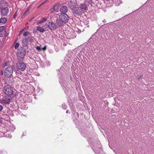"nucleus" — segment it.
<instances>
[{
  "instance_id": "f257e3e1",
  "label": "nucleus",
  "mask_w": 154,
  "mask_h": 154,
  "mask_svg": "<svg viewBox=\"0 0 154 154\" xmlns=\"http://www.w3.org/2000/svg\"><path fill=\"white\" fill-rule=\"evenodd\" d=\"M17 57L20 60H23L26 55L25 50L23 48H21L17 50Z\"/></svg>"
},
{
  "instance_id": "f03ea898",
  "label": "nucleus",
  "mask_w": 154,
  "mask_h": 154,
  "mask_svg": "<svg viewBox=\"0 0 154 154\" xmlns=\"http://www.w3.org/2000/svg\"><path fill=\"white\" fill-rule=\"evenodd\" d=\"M13 72V69L12 67L9 66L7 67L4 71L5 76L8 78L11 77Z\"/></svg>"
},
{
  "instance_id": "7ed1b4c3",
  "label": "nucleus",
  "mask_w": 154,
  "mask_h": 154,
  "mask_svg": "<svg viewBox=\"0 0 154 154\" xmlns=\"http://www.w3.org/2000/svg\"><path fill=\"white\" fill-rule=\"evenodd\" d=\"M13 88L10 85H5L3 88L4 93L7 95L12 94L13 92Z\"/></svg>"
},
{
  "instance_id": "20e7f679",
  "label": "nucleus",
  "mask_w": 154,
  "mask_h": 154,
  "mask_svg": "<svg viewBox=\"0 0 154 154\" xmlns=\"http://www.w3.org/2000/svg\"><path fill=\"white\" fill-rule=\"evenodd\" d=\"M16 65L17 68L21 71H23L26 68V66L25 63L21 61H18Z\"/></svg>"
},
{
  "instance_id": "39448f33",
  "label": "nucleus",
  "mask_w": 154,
  "mask_h": 154,
  "mask_svg": "<svg viewBox=\"0 0 154 154\" xmlns=\"http://www.w3.org/2000/svg\"><path fill=\"white\" fill-rule=\"evenodd\" d=\"M72 12L75 16L81 15L82 14V10L79 7L73 8Z\"/></svg>"
},
{
  "instance_id": "423d86ee",
  "label": "nucleus",
  "mask_w": 154,
  "mask_h": 154,
  "mask_svg": "<svg viewBox=\"0 0 154 154\" xmlns=\"http://www.w3.org/2000/svg\"><path fill=\"white\" fill-rule=\"evenodd\" d=\"M11 99L8 97H5L0 99V103L3 105L8 104L10 103Z\"/></svg>"
},
{
  "instance_id": "0eeeda50",
  "label": "nucleus",
  "mask_w": 154,
  "mask_h": 154,
  "mask_svg": "<svg viewBox=\"0 0 154 154\" xmlns=\"http://www.w3.org/2000/svg\"><path fill=\"white\" fill-rule=\"evenodd\" d=\"M59 17L60 19L65 23H67L69 20V17L66 14H61L60 15Z\"/></svg>"
},
{
  "instance_id": "6e6552de",
  "label": "nucleus",
  "mask_w": 154,
  "mask_h": 154,
  "mask_svg": "<svg viewBox=\"0 0 154 154\" xmlns=\"http://www.w3.org/2000/svg\"><path fill=\"white\" fill-rule=\"evenodd\" d=\"M48 26V28L51 30H54L57 28V25L52 22H49Z\"/></svg>"
},
{
  "instance_id": "1a4fd4ad",
  "label": "nucleus",
  "mask_w": 154,
  "mask_h": 154,
  "mask_svg": "<svg viewBox=\"0 0 154 154\" xmlns=\"http://www.w3.org/2000/svg\"><path fill=\"white\" fill-rule=\"evenodd\" d=\"M2 15L5 16L7 15L9 12V9L7 7H2L1 11Z\"/></svg>"
},
{
  "instance_id": "9d476101",
  "label": "nucleus",
  "mask_w": 154,
  "mask_h": 154,
  "mask_svg": "<svg viewBox=\"0 0 154 154\" xmlns=\"http://www.w3.org/2000/svg\"><path fill=\"white\" fill-rule=\"evenodd\" d=\"M68 37L67 38L69 39H71L75 38L76 37V35L75 33L72 31V32L68 31L67 32Z\"/></svg>"
},
{
  "instance_id": "9b49d317",
  "label": "nucleus",
  "mask_w": 154,
  "mask_h": 154,
  "mask_svg": "<svg viewBox=\"0 0 154 154\" xmlns=\"http://www.w3.org/2000/svg\"><path fill=\"white\" fill-rule=\"evenodd\" d=\"M60 11L62 14H66L68 11L67 8L65 5H63L60 8Z\"/></svg>"
},
{
  "instance_id": "f8f14e48",
  "label": "nucleus",
  "mask_w": 154,
  "mask_h": 154,
  "mask_svg": "<svg viewBox=\"0 0 154 154\" xmlns=\"http://www.w3.org/2000/svg\"><path fill=\"white\" fill-rule=\"evenodd\" d=\"M37 30L41 33L44 32L46 29V28H45L44 26H38L36 27Z\"/></svg>"
},
{
  "instance_id": "ddd939ff",
  "label": "nucleus",
  "mask_w": 154,
  "mask_h": 154,
  "mask_svg": "<svg viewBox=\"0 0 154 154\" xmlns=\"http://www.w3.org/2000/svg\"><path fill=\"white\" fill-rule=\"evenodd\" d=\"M63 22L60 19H57L56 21V24L57 25V27H60L63 25Z\"/></svg>"
},
{
  "instance_id": "4468645a",
  "label": "nucleus",
  "mask_w": 154,
  "mask_h": 154,
  "mask_svg": "<svg viewBox=\"0 0 154 154\" xmlns=\"http://www.w3.org/2000/svg\"><path fill=\"white\" fill-rule=\"evenodd\" d=\"M28 42L26 38L22 39V44L23 47H26L28 45Z\"/></svg>"
},
{
  "instance_id": "2eb2a0df",
  "label": "nucleus",
  "mask_w": 154,
  "mask_h": 154,
  "mask_svg": "<svg viewBox=\"0 0 154 154\" xmlns=\"http://www.w3.org/2000/svg\"><path fill=\"white\" fill-rule=\"evenodd\" d=\"M81 7H80L82 10V11L83 10H87L88 9L85 3H82L81 4Z\"/></svg>"
},
{
  "instance_id": "dca6fc26",
  "label": "nucleus",
  "mask_w": 154,
  "mask_h": 154,
  "mask_svg": "<svg viewBox=\"0 0 154 154\" xmlns=\"http://www.w3.org/2000/svg\"><path fill=\"white\" fill-rule=\"evenodd\" d=\"M58 5V3H57L55 5L54 7L50 9V11L51 12H54L56 9L57 8Z\"/></svg>"
},
{
  "instance_id": "f3484780",
  "label": "nucleus",
  "mask_w": 154,
  "mask_h": 154,
  "mask_svg": "<svg viewBox=\"0 0 154 154\" xmlns=\"http://www.w3.org/2000/svg\"><path fill=\"white\" fill-rule=\"evenodd\" d=\"M27 41L28 42H33V37H32L30 35L28 36L27 38H26Z\"/></svg>"
},
{
  "instance_id": "a211bd4d",
  "label": "nucleus",
  "mask_w": 154,
  "mask_h": 154,
  "mask_svg": "<svg viewBox=\"0 0 154 154\" xmlns=\"http://www.w3.org/2000/svg\"><path fill=\"white\" fill-rule=\"evenodd\" d=\"M7 18L5 17H3L1 18L0 20V23H4L6 22L7 21Z\"/></svg>"
},
{
  "instance_id": "6ab92c4d",
  "label": "nucleus",
  "mask_w": 154,
  "mask_h": 154,
  "mask_svg": "<svg viewBox=\"0 0 154 154\" xmlns=\"http://www.w3.org/2000/svg\"><path fill=\"white\" fill-rule=\"evenodd\" d=\"M73 2L72 1H69L68 2V6L69 7H71L72 6V4H73Z\"/></svg>"
},
{
  "instance_id": "aec40b11",
  "label": "nucleus",
  "mask_w": 154,
  "mask_h": 154,
  "mask_svg": "<svg viewBox=\"0 0 154 154\" xmlns=\"http://www.w3.org/2000/svg\"><path fill=\"white\" fill-rule=\"evenodd\" d=\"M30 34L29 32H26L23 33V35L25 37L27 36H29V35H30Z\"/></svg>"
},
{
  "instance_id": "412c9836",
  "label": "nucleus",
  "mask_w": 154,
  "mask_h": 154,
  "mask_svg": "<svg viewBox=\"0 0 154 154\" xmlns=\"http://www.w3.org/2000/svg\"><path fill=\"white\" fill-rule=\"evenodd\" d=\"M9 130V131H13L14 129V128L13 126H10L8 127Z\"/></svg>"
},
{
  "instance_id": "4be33fe9",
  "label": "nucleus",
  "mask_w": 154,
  "mask_h": 154,
  "mask_svg": "<svg viewBox=\"0 0 154 154\" xmlns=\"http://www.w3.org/2000/svg\"><path fill=\"white\" fill-rule=\"evenodd\" d=\"M19 46V44L18 43H16L14 46V48L15 49H17Z\"/></svg>"
},
{
  "instance_id": "5701e85b",
  "label": "nucleus",
  "mask_w": 154,
  "mask_h": 154,
  "mask_svg": "<svg viewBox=\"0 0 154 154\" xmlns=\"http://www.w3.org/2000/svg\"><path fill=\"white\" fill-rule=\"evenodd\" d=\"M47 18H45V17H43V18H42L41 20H40L42 22V23L45 22V21H46V20H47Z\"/></svg>"
},
{
  "instance_id": "b1692460",
  "label": "nucleus",
  "mask_w": 154,
  "mask_h": 154,
  "mask_svg": "<svg viewBox=\"0 0 154 154\" xmlns=\"http://www.w3.org/2000/svg\"><path fill=\"white\" fill-rule=\"evenodd\" d=\"M89 23V21L88 20H86L84 21V23L86 25H87Z\"/></svg>"
},
{
  "instance_id": "393cba45",
  "label": "nucleus",
  "mask_w": 154,
  "mask_h": 154,
  "mask_svg": "<svg viewBox=\"0 0 154 154\" xmlns=\"http://www.w3.org/2000/svg\"><path fill=\"white\" fill-rule=\"evenodd\" d=\"M21 107L22 109H26L27 107H26V106H25V105L24 106H23V105H21Z\"/></svg>"
},
{
  "instance_id": "a878e982",
  "label": "nucleus",
  "mask_w": 154,
  "mask_h": 154,
  "mask_svg": "<svg viewBox=\"0 0 154 154\" xmlns=\"http://www.w3.org/2000/svg\"><path fill=\"white\" fill-rule=\"evenodd\" d=\"M4 27L3 26H0V32H2L4 30Z\"/></svg>"
},
{
  "instance_id": "bb28decb",
  "label": "nucleus",
  "mask_w": 154,
  "mask_h": 154,
  "mask_svg": "<svg viewBox=\"0 0 154 154\" xmlns=\"http://www.w3.org/2000/svg\"><path fill=\"white\" fill-rule=\"evenodd\" d=\"M17 15V11H16L15 12L14 15L13 16V18L14 19H15L16 18V17Z\"/></svg>"
},
{
  "instance_id": "cd10ccee",
  "label": "nucleus",
  "mask_w": 154,
  "mask_h": 154,
  "mask_svg": "<svg viewBox=\"0 0 154 154\" xmlns=\"http://www.w3.org/2000/svg\"><path fill=\"white\" fill-rule=\"evenodd\" d=\"M27 14L25 13H24L22 15L21 18H23Z\"/></svg>"
},
{
  "instance_id": "c85d7f7f",
  "label": "nucleus",
  "mask_w": 154,
  "mask_h": 154,
  "mask_svg": "<svg viewBox=\"0 0 154 154\" xmlns=\"http://www.w3.org/2000/svg\"><path fill=\"white\" fill-rule=\"evenodd\" d=\"M36 49H37V50H39V51H40V50H42V48H40V46H37L36 47Z\"/></svg>"
},
{
  "instance_id": "c756f323",
  "label": "nucleus",
  "mask_w": 154,
  "mask_h": 154,
  "mask_svg": "<svg viewBox=\"0 0 154 154\" xmlns=\"http://www.w3.org/2000/svg\"><path fill=\"white\" fill-rule=\"evenodd\" d=\"M42 22L40 20L38 22H37L36 24L37 25H39L40 24L42 23Z\"/></svg>"
},
{
  "instance_id": "7c9ffc66",
  "label": "nucleus",
  "mask_w": 154,
  "mask_h": 154,
  "mask_svg": "<svg viewBox=\"0 0 154 154\" xmlns=\"http://www.w3.org/2000/svg\"><path fill=\"white\" fill-rule=\"evenodd\" d=\"M46 2V1H45L44 2H42L41 4V5H39V7L42 6V5H43Z\"/></svg>"
},
{
  "instance_id": "2f4dec72",
  "label": "nucleus",
  "mask_w": 154,
  "mask_h": 154,
  "mask_svg": "<svg viewBox=\"0 0 154 154\" xmlns=\"http://www.w3.org/2000/svg\"><path fill=\"white\" fill-rule=\"evenodd\" d=\"M3 109V107L2 105L0 104V111H1Z\"/></svg>"
},
{
  "instance_id": "473e14b6",
  "label": "nucleus",
  "mask_w": 154,
  "mask_h": 154,
  "mask_svg": "<svg viewBox=\"0 0 154 154\" xmlns=\"http://www.w3.org/2000/svg\"><path fill=\"white\" fill-rule=\"evenodd\" d=\"M4 2V0H0V4H2Z\"/></svg>"
},
{
  "instance_id": "72a5a7b5",
  "label": "nucleus",
  "mask_w": 154,
  "mask_h": 154,
  "mask_svg": "<svg viewBox=\"0 0 154 154\" xmlns=\"http://www.w3.org/2000/svg\"><path fill=\"white\" fill-rule=\"evenodd\" d=\"M46 49V46H45L43 48H42V50H45Z\"/></svg>"
},
{
  "instance_id": "f704fd0d",
  "label": "nucleus",
  "mask_w": 154,
  "mask_h": 154,
  "mask_svg": "<svg viewBox=\"0 0 154 154\" xmlns=\"http://www.w3.org/2000/svg\"><path fill=\"white\" fill-rule=\"evenodd\" d=\"M29 10H30V9L29 8H28L26 11V12H28L29 11Z\"/></svg>"
},
{
  "instance_id": "c9c22d12",
  "label": "nucleus",
  "mask_w": 154,
  "mask_h": 154,
  "mask_svg": "<svg viewBox=\"0 0 154 154\" xmlns=\"http://www.w3.org/2000/svg\"><path fill=\"white\" fill-rule=\"evenodd\" d=\"M23 30V29L22 30H20V31L19 33V35L21 34V32H22Z\"/></svg>"
},
{
  "instance_id": "e433bc0d",
  "label": "nucleus",
  "mask_w": 154,
  "mask_h": 154,
  "mask_svg": "<svg viewBox=\"0 0 154 154\" xmlns=\"http://www.w3.org/2000/svg\"><path fill=\"white\" fill-rule=\"evenodd\" d=\"M143 77V75H141L140 76V78H138V79H140V78H141L142 77Z\"/></svg>"
},
{
  "instance_id": "4c0bfd02",
  "label": "nucleus",
  "mask_w": 154,
  "mask_h": 154,
  "mask_svg": "<svg viewBox=\"0 0 154 154\" xmlns=\"http://www.w3.org/2000/svg\"><path fill=\"white\" fill-rule=\"evenodd\" d=\"M3 72L2 71L1 72V75H3Z\"/></svg>"
},
{
  "instance_id": "58836bf2",
  "label": "nucleus",
  "mask_w": 154,
  "mask_h": 154,
  "mask_svg": "<svg viewBox=\"0 0 154 154\" xmlns=\"http://www.w3.org/2000/svg\"><path fill=\"white\" fill-rule=\"evenodd\" d=\"M24 13H26V14H27L28 12H26V11L25 12H24Z\"/></svg>"
},
{
  "instance_id": "ea45409f",
  "label": "nucleus",
  "mask_w": 154,
  "mask_h": 154,
  "mask_svg": "<svg viewBox=\"0 0 154 154\" xmlns=\"http://www.w3.org/2000/svg\"><path fill=\"white\" fill-rule=\"evenodd\" d=\"M2 36V34L0 33V37H1Z\"/></svg>"
},
{
  "instance_id": "a19ab883",
  "label": "nucleus",
  "mask_w": 154,
  "mask_h": 154,
  "mask_svg": "<svg viewBox=\"0 0 154 154\" xmlns=\"http://www.w3.org/2000/svg\"><path fill=\"white\" fill-rule=\"evenodd\" d=\"M68 110H66V113H68Z\"/></svg>"
},
{
  "instance_id": "79ce46f5",
  "label": "nucleus",
  "mask_w": 154,
  "mask_h": 154,
  "mask_svg": "<svg viewBox=\"0 0 154 154\" xmlns=\"http://www.w3.org/2000/svg\"><path fill=\"white\" fill-rule=\"evenodd\" d=\"M26 28H28V26L26 27Z\"/></svg>"
},
{
  "instance_id": "37998d69",
  "label": "nucleus",
  "mask_w": 154,
  "mask_h": 154,
  "mask_svg": "<svg viewBox=\"0 0 154 154\" xmlns=\"http://www.w3.org/2000/svg\"><path fill=\"white\" fill-rule=\"evenodd\" d=\"M106 1H109V0H106Z\"/></svg>"
},
{
  "instance_id": "c03bdc74",
  "label": "nucleus",
  "mask_w": 154,
  "mask_h": 154,
  "mask_svg": "<svg viewBox=\"0 0 154 154\" xmlns=\"http://www.w3.org/2000/svg\"><path fill=\"white\" fill-rule=\"evenodd\" d=\"M105 20H104L103 21L105 22Z\"/></svg>"
},
{
  "instance_id": "a18cd8bd",
  "label": "nucleus",
  "mask_w": 154,
  "mask_h": 154,
  "mask_svg": "<svg viewBox=\"0 0 154 154\" xmlns=\"http://www.w3.org/2000/svg\"><path fill=\"white\" fill-rule=\"evenodd\" d=\"M105 20H104L103 21L105 22Z\"/></svg>"
},
{
  "instance_id": "49530a36",
  "label": "nucleus",
  "mask_w": 154,
  "mask_h": 154,
  "mask_svg": "<svg viewBox=\"0 0 154 154\" xmlns=\"http://www.w3.org/2000/svg\"><path fill=\"white\" fill-rule=\"evenodd\" d=\"M88 27H89V26L88 25V26H87Z\"/></svg>"
},
{
  "instance_id": "de8ad7c7",
  "label": "nucleus",
  "mask_w": 154,
  "mask_h": 154,
  "mask_svg": "<svg viewBox=\"0 0 154 154\" xmlns=\"http://www.w3.org/2000/svg\"><path fill=\"white\" fill-rule=\"evenodd\" d=\"M0 133H2L1 132H0Z\"/></svg>"
}]
</instances>
